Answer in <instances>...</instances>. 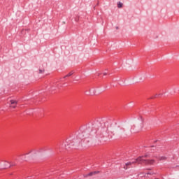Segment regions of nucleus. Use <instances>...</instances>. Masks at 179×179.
I'll return each instance as SVG.
<instances>
[{"label": "nucleus", "instance_id": "obj_4", "mask_svg": "<svg viewBox=\"0 0 179 179\" xmlns=\"http://www.w3.org/2000/svg\"><path fill=\"white\" fill-rule=\"evenodd\" d=\"M97 171L90 172V173L85 175L84 177H92L94 176V174H97Z\"/></svg>", "mask_w": 179, "mask_h": 179}, {"label": "nucleus", "instance_id": "obj_12", "mask_svg": "<svg viewBox=\"0 0 179 179\" xmlns=\"http://www.w3.org/2000/svg\"><path fill=\"white\" fill-rule=\"evenodd\" d=\"M39 73H44V70L40 69V70H39Z\"/></svg>", "mask_w": 179, "mask_h": 179}, {"label": "nucleus", "instance_id": "obj_5", "mask_svg": "<svg viewBox=\"0 0 179 179\" xmlns=\"http://www.w3.org/2000/svg\"><path fill=\"white\" fill-rule=\"evenodd\" d=\"M73 145V143H67V145H66V149H71Z\"/></svg>", "mask_w": 179, "mask_h": 179}, {"label": "nucleus", "instance_id": "obj_7", "mask_svg": "<svg viewBox=\"0 0 179 179\" xmlns=\"http://www.w3.org/2000/svg\"><path fill=\"white\" fill-rule=\"evenodd\" d=\"M73 73H74L73 71H71L66 76L64 77V79H65V78H69V76H72Z\"/></svg>", "mask_w": 179, "mask_h": 179}, {"label": "nucleus", "instance_id": "obj_13", "mask_svg": "<svg viewBox=\"0 0 179 179\" xmlns=\"http://www.w3.org/2000/svg\"><path fill=\"white\" fill-rule=\"evenodd\" d=\"M107 75V73H103V76H106Z\"/></svg>", "mask_w": 179, "mask_h": 179}, {"label": "nucleus", "instance_id": "obj_3", "mask_svg": "<svg viewBox=\"0 0 179 179\" xmlns=\"http://www.w3.org/2000/svg\"><path fill=\"white\" fill-rule=\"evenodd\" d=\"M10 107L11 108H16V106H17V101L10 100Z\"/></svg>", "mask_w": 179, "mask_h": 179}, {"label": "nucleus", "instance_id": "obj_11", "mask_svg": "<svg viewBox=\"0 0 179 179\" xmlns=\"http://www.w3.org/2000/svg\"><path fill=\"white\" fill-rule=\"evenodd\" d=\"M166 157H160L159 158V160H166Z\"/></svg>", "mask_w": 179, "mask_h": 179}, {"label": "nucleus", "instance_id": "obj_1", "mask_svg": "<svg viewBox=\"0 0 179 179\" xmlns=\"http://www.w3.org/2000/svg\"><path fill=\"white\" fill-rule=\"evenodd\" d=\"M151 155L150 153L147 152L145 155L138 157L137 159H134L133 162H129L125 164L124 166V170H128L129 169V166H132V164H135V163H138V164H145L148 166H150L152 164H155L154 159H145L148 157H150Z\"/></svg>", "mask_w": 179, "mask_h": 179}, {"label": "nucleus", "instance_id": "obj_9", "mask_svg": "<svg viewBox=\"0 0 179 179\" xmlns=\"http://www.w3.org/2000/svg\"><path fill=\"white\" fill-rule=\"evenodd\" d=\"M117 8H122V3L119 2V3H117Z\"/></svg>", "mask_w": 179, "mask_h": 179}, {"label": "nucleus", "instance_id": "obj_10", "mask_svg": "<svg viewBox=\"0 0 179 179\" xmlns=\"http://www.w3.org/2000/svg\"><path fill=\"white\" fill-rule=\"evenodd\" d=\"M57 149H58L59 152H61V143L57 145Z\"/></svg>", "mask_w": 179, "mask_h": 179}, {"label": "nucleus", "instance_id": "obj_8", "mask_svg": "<svg viewBox=\"0 0 179 179\" xmlns=\"http://www.w3.org/2000/svg\"><path fill=\"white\" fill-rule=\"evenodd\" d=\"M10 166H12V165L9 162H6L5 169H8V168L10 167Z\"/></svg>", "mask_w": 179, "mask_h": 179}, {"label": "nucleus", "instance_id": "obj_6", "mask_svg": "<svg viewBox=\"0 0 179 179\" xmlns=\"http://www.w3.org/2000/svg\"><path fill=\"white\" fill-rule=\"evenodd\" d=\"M125 132V129L121 128L120 131H118V135H122Z\"/></svg>", "mask_w": 179, "mask_h": 179}, {"label": "nucleus", "instance_id": "obj_2", "mask_svg": "<svg viewBox=\"0 0 179 179\" xmlns=\"http://www.w3.org/2000/svg\"><path fill=\"white\" fill-rule=\"evenodd\" d=\"M142 128H143V124L141 123V125L139 127L135 125H133L131 127V132H139L140 131H142Z\"/></svg>", "mask_w": 179, "mask_h": 179}, {"label": "nucleus", "instance_id": "obj_14", "mask_svg": "<svg viewBox=\"0 0 179 179\" xmlns=\"http://www.w3.org/2000/svg\"><path fill=\"white\" fill-rule=\"evenodd\" d=\"M116 29L118 30V27H116Z\"/></svg>", "mask_w": 179, "mask_h": 179}]
</instances>
